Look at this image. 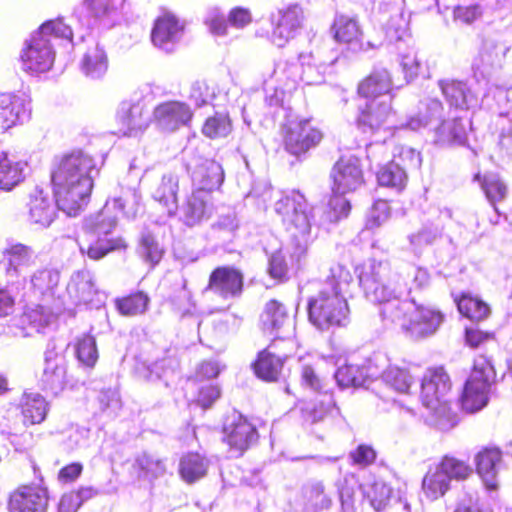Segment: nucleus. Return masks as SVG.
I'll list each match as a JSON object with an SVG mask.
<instances>
[{"mask_svg": "<svg viewBox=\"0 0 512 512\" xmlns=\"http://www.w3.org/2000/svg\"><path fill=\"white\" fill-rule=\"evenodd\" d=\"M275 211L282 217L298 243L289 259L282 250L274 252L268 260V273L281 282L290 278L291 271L301 268L302 261L306 257L307 237L312 227V213L303 194L292 191L275 203Z\"/></svg>", "mask_w": 512, "mask_h": 512, "instance_id": "1", "label": "nucleus"}, {"mask_svg": "<svg viewBox=\"0 0 512 512\" xmlns=\"http://www.w3.org/2000/svg\"><path fill=\"white\" fill-rule=\"evenodd\" d=\"M94 159L82 150L65 155L53 170L51 180L58 206L68 216H76L87 204L93 188Z\"/></svg>", "mask_w": 512, "mask_h": 512, "instance_id": "2", "label": "nucleus"}, {"mask_svg": "<svg viewBox=\"0 0 512 512\" xmlns=\"http://www.w3.org/2000/svg\"><path fill=\"white\" fill-rule=\"evenodd\" d=\"M431 276L426 268L406 265L391 273L387 263L373 261L359 275V284L366 298L385 304L404 300L413 289L424 290L430 285Z\"/></svg>", "mask_w": 512, "mask_h": 512, "instance_id": "3", "label": "nucleus"}, {"mask_svg": "<svg viewBox=\"0 0 512 512\" xmlns=\"http://www.w3.org/2000/svg\"><path fill=\"white\" fill-rule=\"evenodd\" d=\"M352 275L343 265L330 268V274L319 284L317 292L307 303L309 322L321 331L345 327L349 323L350 309L344 296Z\"/></svg>", "mask_w": 512, "mask_h": 512, "instance_id": "4", "label": "nucleus"}, {"mask_svg": "<svg viewBox=\"0 0 512 512\" xmlns=\"http://www.w3.org/2000/svg\"><path fill=\"white\" fill-rule=\"evenodd\" d=\"M382 319L397 325L405 335L413 340H422L433 336L444 321L439 310L429 306L418 305L411 300H393L382 304Z\"/></svg>", "mask_w": 512, "mask_h": 512, "instance_id": "5", "label": "nucleus"}, {"mask_svg": "<svg viewBox=\"0 0 512 512\" xmlns=\"http://www.w3.org/2000/svg\"><path fill=\"white\" fill-rule=\"evenodd\" d=\"M71 40L72 29L61 20H50L43 23L40 28L26 41V47L21 54L23 69L31 73L48 71L54 62V51L50 37Z\"/></svg>", "mask_w": 512, "mask_h": 512, "instance_id": "6", "label": "nucleus"}, {"mask_svg": "<svg viewBox=\"0 0 512 512\" xmlns=\"http://www.w3.org/2000/svg\"><path fill=\"white\" fill-rule=\"evenodd\" d=\"M450 388V377L443 367L430 368L425 372L421 383V400L430 410L431 421L443 430L455 425V417L445 399Z\"/></svg>", "mask_w": 512, "mask_h": 512, "instance_id": "7", "label": "nucleus"}, {"mask_svg": "<svg viewBox=\"0 0 512 512\" xmlns=\"http://www.w3.org/2000/svg\"><path fill=\"white\" fill-rule=\"evenodd\" d=\"M141 196L136 189H123L121 195L107 200L104 207L96 214L87 217L84 221V229L97 237L107 236L117 225V216L113 209H118L122 214L134 219L139 211Z\"/></svg>", "mask_w": 512, "mask_h": 512, "instance_id": "8", "label": "nucleus"}, {"mask_svg": "<svg viewBox=\"0 0 512 512\" xmlns=\"http://www.w3.org/2000/svg\"><path fill=\"white\" fill-rule=\"evenodd\" d=\"M492 362L485 356L474 360L472 372L467 379L461 396V406L466 412L479 411L488 403V392L495 380Z\"/></svg>", "mask_w": 512, "mask_h": 512, "instance_id": "9", "label": "nucleus"}, {"mask_svg": "<svg viewBox=\"0 0 512 512\" xmlns=\"http://www.w3.org/2000/svg\"><path fill=\"white\" fill-rule=\"evenodd\" d=\"M472 473V468L457 458L444 456L439 464L430 468L422 481V489L427 498L436 500L450 489L453 479L463 480Z\"/></svg>", "mask_w": 512, "mask_h": 512, "instance_id": "10", "label": "nucleus"}, {"mask_svg": "<svg viewBox=\"0 0 512 512\" xmlns=\"http://www.w3.org/2000/svg\"><path fill=\"white\" fill-rule=\"evenodd\" d=\"M511 46L501 37L488 36L482 41L478 54L471 65L473 78L478 82H489L505 63Z\"/></svg>", "mask_w": 512, "mask_h": 512, "instance_id": "11", "label": "nucleus"}, {"mask_svg": "<svg viewBox=\"0 0 512 512\" xmlns=\"http://www.w3.org/2000/svg\"><path fill=\"white\" fill-rule=\"evenodd\" d=\"M67 384V363L62 347L50 339L44 352V365L39 385L42 390L58 395Z\"/></svg>", "mask_w": 512, "mask_h": 512, "instance_id": "12", "label": "nucleus"}, {"mask_svg": "<svg viewBox=\"0 0 512 512\" xmlns=\"http://www.w3.org/2000/svg\"><path fill=\"white\" fill-rule=\"evenodd\" d=\"M243 290L244 275L242 271L233 266H219L211 272L204 292L228 301L239 299Z\"/></svg>", "mask_w": 512, "mask_h": 512, "instance_id": "13", "label": "nucleus"}, {"mask_svg": "<svg viewBox=\"0 0 512 512\" xmlns=\"http://www.w3.org/2000/svg\"><path fill=\"white\" fill-rule=\"evenodd\" d=\"M330 177L333 191L340 195L354 192L364 184L360 160L353 155L340 157L332 167Z\"/></svg>", "mask_w": 512, "mask_h": 512, "instance_id": "14", "label": "nucleus"}, {"mask_svg": "<svg viewBox=\"0 0 512 512\" xmlns=\"http://www.w3.org/2000/svg\"><path fill=\"white\" fill-rule=\"evenodd\" d=\"M186 168L191 175L194 191H203L210 195L224 181L223 168L213 159L196 157L187 162Z\"/></svg>", "mask_w": 512, "mask_h": 512, "instance_id": "15", "label": "nucleus"}, {"mask_svg": "<svg viewBox=\"0 0 512 512\" xmlns=\"http://www.w3.org/2000/svg\"><path fill=\"white\" fill-rule=\"evenodd\" d=\"M322 138L323 133L313 127L309 120L292 121L287 126L284 145L290 154L299 156L316 147Z\"/></svg>", "mask_w": 512, "mask_h": 512, "instance_id": "16", "label": "nucleus"}, {"mask_svg": "<svg viewBox=\"0 0 512 512\" xmlns=\"http://www.w3.org/2000/svg\"><path fill=\"white\" fill-rule=\"evenodd\" d=\"M303 19V10L297 4L279 9L276 14H272L271 21L274 27L271 40L273 44L279 48L284 47L301 29Z\"/></svg>", "mask_w": 512, "mask_h": 512, "instance_id": "17", "label": "nucleus"}, {"mask_svg": "<svg viewBox=\"0 0 512 512\" xmlns=\"http://www.w3.org/2000/svg\"><path fill=\"white\" fill-rule=\"evenodd\" d=\"M223 433L228 445L239 451L240 454L256 443L258 439L255 426L237 411H233L226 417Z\"/></svg>", "mask_w": 512, "mask_h": 512, "instance_id": "18", "label": "nucleus"}, {"mask_svg": "<svg viewBox=\"0 0 512 512\" xmlns=\"http://www.w3.org/2000/svg\"><path fill=\"white\" fill-rule=\"evenodd\" d=\"M48 491L40 485H27L14 491L8 501L9 512H46Z\"/></svg>", "mask_w": 512, "mask_h": 512, "instance_id": "19", "label": "nucleus"}, {"mask_svg": "<svg viewBox=\"0 0 512 512\" xmlns=\"http://www.w3.org/2000/svg\"><path fill=\"white\" fill-rule=\"evenodd\" d=\"M30 113V101L24 94H0V131L27 120Z\"/></svg>", "mask_w": 512, "mask_h": 512, "instance_id": "20", "label": "nucleus"}, {"mask_svg": "<svg viewBox=\"0 0 512 512\" xmlns=\"http://www.w3.org/2000/svg\"><path fill=\"white\" fill-rule=\"evenodd\" d=\"M28 218L33 224L41 227H49L57 216V211L62 209L58 206L57 197L55 201L42 189L35 188L29 195Z\"/></svg>", "mask_w": 512, "mask_h": 512, "instance_id": "21", "label": "nucleus"}, {"mask_svg": "<svg viewBox=\"0 0 512 512\" xmlns=\"http://www.w3.org/2000/svg\"><path fill=\"white\" fill-rule=\"evenodd\" d=\"M261 323L263 331L276 334L281 339L289 337L293 328L287 309L277 300H270L266 303L261 315Z\"/></svg>", "mask_w": 512, "mask_h": 512, "instance_id": "22", "label": "nucleus"}, {"mask_svg": "<svg viewBox=\"0 0 512 512\" xmlns=\"http://www.w3.org/2000/svg\"><path fill=\"white\" fill-rule=\"evenodd\" d=\"M276 342L273 341L267 348L258 353L256 361L252 364L255 375L266 382H276L283 372L286 355L275 352Z\"/></svg>", "mask_w": 512, "mask_h": 512, "instance_id": "23", "label": "nucleus"}, {"mask_svg": "<svg viewBox=\"0 0 512 512\" xmlns=\"http://www.w3.org/2000/svg\"><path fill=\"white\" fill-rule=\"evenodd\" d=\"M154 116L163 130L173 132L188 124L192 118V112L185 103L171 101L158 105L154 110Z\"/></svg>", "mask_w": 512, "mask_h": 512, "instance_id": "24", "label": "nucleus"}, {"mask_svg": "<svg viewBox=\"0 0 512 512\" xmlns=\"http://www.w3.org/2000/svg\"><path fill=\"white\" fill-rule=\"evenodd\" d=\"M211 212L210 195L193 190L180 208V220L186 226L194 227L209 219Z\"/></svg>", "mask_w": 512, "mask_h": 512, "instance_id": "25", "label": "nucleus"}, {"mask_svg": "<svg viewBox=\"0 0 512 512\" xmlns=\"http://www.w3.org/2000/svg\"><path fill=\"white\" fill-rule=\"evenodd\" d=\"M452 215L451 209L444 208L439 211L437 218L428 220L417 232L410 234L408 240L413 250H421L423 247L432 245L441 239L444 231L443 219H451Z\"/></svg>", "mask_w": 512, "mask_h": 512, "instance_id": "26", "label": "nucleus"}, {"mask_svg": "<svg viewBox=\"0 0 512 512\" xmlns=\"http://www.w3.org/2000/svg\"><path fill=\"white\" fill-rule=\"evenodd\" d=\"M117 119L121 125L120 131L127 136L137 135L138 132L146 129L149 123L148 112L140 102H122Z\"/></svg>", "mask_w": 512, "mask_h": 512, "instance_id": "27", "label": "nucleus"}, {"mask_svg": "<svg viewBox=\"0 0 512 512\" xmlns=\"http://www.w3.org/2000/svg\"><path fill=\"white\" fill-rule=\"evenodd\" d=\"M390 116V100L372 99L361 110L357 118V126L364 133L374 132L383 127Z\"/></svg>", "mask_w": 512, "mask_h": 512, "instance_id": "28", "label": "nucleus"}, {"mask_svg": "<svg viewBox=\"0 0 512 512\" xmlns=\"http://www.w3.org/2000/svg\"><path fill=\"white\" fill-rule=\"evenodd\" d=\"M183 32V25L172 14H165L159 17L151 33V39L155 46L170 52L172 46L177 42Z\"/></svg>", "mask_w": 512, "mask_h": 512, "instance_id": "29", "label": "nucleus"}, {"mask_svg": "<svg viewBox=\"0 0 512 512\" xmlns=\"http://www.w3.org/2000/svg\"><path fill=\"white\" fill-rule=\"evenodd\" d=\"M392 89L390 72L382 66H375L370 74L358 85V94L365 98L390 100L387 94Z\"/></svg>", "mask_w": 512, "mask_h": 512, "instance_id": "30", "label": "nucleus"}, {"mask_svg": "<svg viewBox=\"0 0 512 512\" xmlns=\"http://www.w3.org/2000/svg\"><path fill=\"white\" fill-rule=\"evenodd\" d=\"M476 471L488 489L498 486V472L502 465V455L498 448H484L475 456Z\"/></svg>", "mask_w": 512, "mask_h": 512, "instance_id": "31", "label": "nucleus"}, {"mask_svg": "<svg viewBox=\"0 0 512 512\" xmlns=\"http://www.w3.org/2000/svg\"><path fill=\"white\" fill-rule=\"evenodd\" d=\"M179 177L172 171L165 172L152 191V197L167 207L169 216L175 214L177 208V193Z\"/></svg>", "mask_w": 512, "mask_h": 512, "instance_id": "32", "label": "nucleus"}, {"mask_svg": "<svg viewBox=\"0 0 512 512\" xmlns=\"http://www.w3.org/2000/svg\"><path fill=\"white\" fill-rule=\"evenodd\" d=\"M439 86L450 106L458 109H469L477 104L475 94L465 82L457 80H441Z\"/></svg>", "mask_w": 512, "mask_h": 512, "instance_id": "33", "label": "nucleus"}, {"mask_svg": "<svg viewBox=\"0 0 512 512\" xmlns=\"http://www.w3.org/2000/svg\"><path fill=\"white\" fill-rule=\"evenodd\" d=\"M435 142L441 146H465L467 131L463 120L455 117L441 121L435 128Z\"/></svg>", "mask_w": 512, "mask_h": 512, "instance_id": "34", "label": "nucleus"}, {"mask_svg": "<svg viewBox=\"0 0 512 512\" xmlns=\"http://www.w3.org/2000/svg\"><path fill=\"white\" fill-rule=\"evenodd\" d=\"M67 291L77 303L91 302L97 292L92 273L85 269L74 272L68 283Z\"/></svg>", "mask_w": 512, "mask_h": 512, "instance_id": "35", "label": "nucleus"}, {"mask_svg": "<svg viewBox=\"0 0 512 512\" xmlns=\"http://www.w3.org/2000/svg\"><path fill=\"white\" fill-rule=\"evenodd\" d=\"M125 0H84L83 8L86 10L88 25L112 20L117 15Z\"/></svg>", "mask_w": 512, "mask_h": 512, "instance_id": "36", "label": "nucleus"}, {"mask_svg": "<svg viewBox=\"0 0 512 512\" xmlns=\"http://www.w3.org/2000/svg\"><path fill=\"white\" fill-rule=\"evenodd\" d=\"M81 71L86 77L99 79L108 69V59L105 51L96 44L89 48L81 60Z\"/></svg>", "mask_w": 512, "mask_h": 512, "instance_id": "37", "label": "nucleus"}, {"mask_svg": "<svg viewBox=\"0 0 512 512\" xmlns=\"http://www.w3.org/2000/svg\"><path fill=\"white\" fill-rule=\"evenodd\" d=\"M24 164L14 161L4 151L0 153V189L9 191L18 185L24 178Z\"/></svg>", "mask_w": 512, "mask_h": 512, "instance_id": "38", "label": "nucleus"}, {"mask_svg": "<svg viewBox=\"0 0 512 512\" xmlns=\"http://www.w3.org/2000/svg\"><path fill=\"white\" fill-rule=\"evenodd\" d=\"M474 181L480 184L486 198L493 206L503 201L507 196V185L497 174L486 173L481 175L478 173L474 176Z\"/></svg>", "mask_w": 512, "mask_h": 512, "instance_id": "39", "label": "nucleus"}, {"mask_svg": "<svg viewBox=\"0 0 512 512\" xmlns=\"http://www.w3.org/2000/svg\"><path fill=\"white\" fill-rule=\"evenodd\" d=\"M208 460L198 453L184 455L179 464L181 477L188 483H193L206 475Z\"/></svg>", "mask_w": 512, "mask_h": 512, "instance_id": "40", "label": "nucleus"}, {"mask_svg": "<svg viewBox=\"0 0 512 512\" xmlns=\"http://www.w3.org/2000/svg\"><path fill=\"white\" fill-rule=\"evenodd\" d=\"M377 181L381 186L401 192L407 183V173L399 163L391 161L378 170Z\"/></svg>", "mask_w": 512, "mask_h": 512, "instance_id": "41", "label": "nucleus"}, {"mask_svg": "<svg viewBox=\"0 0 512 512\" xmlns=\"http://www.w3.org/2000/svg\"><path fill=\"white\" fill-rule=\"evenodd\" d=\"M134 468L139 471V476L144 479L153 480L165 475L167 471L166 462L155 455L146 452L137 456Z\"/></svg>", "mask_w": 512, "mask_h": 512, "instance_id": "42", "label": "nucleus"}, {"mask_svg": "<svg viewBox=\"0 0 512 512\" xmlns=\"http://www.w3.org/2000/svg\"><path fill=\"white\" fill-rule=\"evenodd\" d=\"M334 377L341 388L360 387L366 382L368 372L364 366L345 364L336 370Z\"/></svg>", "mask_w": 512, "mask_h": 512, "instance_id": "43", "label": "nucleus"}, {"mask_svg": "<svg viewBox=\"0 0 512 512\" xmlns=\"http://www.w3.org/2000/svg\"><path fill=\"white\" fill-rule=\"evenodd\" d=\"M302 491L307 504L316 510H328L333 505L332 498L325 493L322 481L310 480L303 486Z\"/></svg>", "mask_w": 512, "mask_h": 512, "instance_id": "44", "label": "nucleus"}, {"mask_svg": "<svg viewBox=\"0 0 512 512\" xmlns=\"http://www.w3.org/2000/svg\"><path fill=\"white\" fill-rule=\"evenodd\" d=\"M335 486L340 501V512H356L355 493L359 484L354 475H345Z\"/></svg>", "mask_w": 512, "mask_h": 512, "instance_id": "45", "label": "nucleus"}, {"mask_svg": "<svg viewBox=\"0 0 512 512\" xmlns=\"http://www.w3.org/2000/svg\"><path fill=\"white\" fill-rule=\"evenodd\" d=\"M139 253L141 257L152 266L160 262L164 253L154 233L147 227H144L141 231Z\"/></svg>", "mask_w": 512, "mask_h": 512, "instance_id": "46", "label": "nucleus"}, {"mask_svg": "<svg viewBox=\"0 0 512 512\" xmlns=\"http://www.w3.org/2000/svg\"><path fill=\"white\" fill-rule=\"evenodd\" d=\"M332 29L334 38L338 42L352 43L361 35L357 20L346 15H337Z\"/></svg>", "mask_w": 512, "mask_h": 512, "instance_id": "47", "label": "nucleus"}, {"mask_svg": "<svg viewBox=\"0 0 512 512\" xmlns=\"http://www.w3.org/2000/svg\"><path fill=\"white\" fill-rule=\"evenodd\" d=\"M22 414L25 423H41L47 414V402L40 394L27 395L22 405Z\"/></svg>", "mask_w": 512, "mask_h": 512, "instance_id": "48", "label": "nucleus"}, {"mask_svg": "<svg viewBox=\"0 0 512 512\" xmlns=\"http://www.w3.org/2000/svg\"><path fill=\"white\" fill-rule=\"evenodd\" d=\"M456 303L459 312L472 321H482L490 313V308L486 303L469 295H463Z\"/></svg>", "mask_w": 512, "mask_h": 512, "instance_id": "49", "label": "nucleus"}, {"mask_svg": "<svg viewBox=\"0 0 512 512\" xmlns=\"http://www.w3.org/2000/svg\"><path fill=\"white\" fill-rule=\"evenodd\" d=\"M34 252L28 246L15 244L7 250L6 258L8 261V272L13 271L19 274L24 268H27L33 262Z\"/></svg>", "mask_w": 512, "mask_h": 512, "instance_id": "50", "label": "nucleus"}, {"mask_svg": "<svg viewBox=\"0 0 512 512\" xmlns=\"http://www.w3.org/2000/svg\"><path fill=\"white\" fill-rule=\"evenodd\" d=\"M149 297L143 292L131 294L116 301L118 311L125 316H135L144 313L149 305Z\"/></svg>", "mask_w": 512, "mask_h": 512, "instance_id": "51", "label": "nucleus"}, {"mask_svg": "<svg viewBox=\"0 0 512 512\" xmlns=\"http://www.w3.org/2000/svg\"><path fill=\"white\" fill-rule=\"evenodd\" d=\"M365 496L371 507L375 511L381 512L386 509L390 502L392 488L383 481H375L365 492Z\"/></svg>", "mask_w": 512, "mask_h": 512, "instance_id": "52", "label": "nucleus"}, {"mask_svg": "<svg viewBox=\"0 0 512 512\" xmlns=\"http://www.w3.org/2000/svg\"><path fill=\"white\" fill-rule=\"evenodd\" d=\"M60 275L56 269L43 268L37 270L31 277V285L35 291L44 295L52 292L59 283Z\"/></svg>", "mask_w": 512, "mask_h": 512, "instance_id": "53", "label": "nucleus"}, {"mask_svg": "<svg viewBox=\"0 0 512 512\" xmlns=\"http://www.w3.org/2000/svg\"><path fill=\"white\" fill-rule=\"evenodd\" d=\"M384 383L399 393H407L412 384V377L406 369L390 367L382 374Z\"/></svg>", "mask_w": 512, "mask_h": 512, "instance_id": "54", "label": "nucleus"}, {"mask_svg": "<svg viewBox=\"0 0 512 512\" xmlns=\"http://www.w3.org/2000/svg\"><path fill=\"white\" fill-rule=\"evenodd\" d=\"M54 320V315L49 308L36 306L28 309L23 315V322L34 328L37 332L49 326Z\"/></svg>", "mask_w": 512, "mask_h": 512, "instance_id": "55", "label": "nucleus"}, {"mask_svg": "<svg viewBox=\"0 0 512 512\" xmlns=\"http://www.w3.org/2000/svg\"><path fill=\"white\" fill-rule=\"evenodd\" d=\"M125 241L122 238H101L90 244L87 248V255L90 259L99 260L109 252L124 248Z\"/></svg>", "mask_w": 512, "mask_h": 512, "instance_id": "56", "label": "nucleus"}, {"mask_svg": "<svg viewBox=\"0 0 512 512\" xmlns=\"http://www.w3.org/2000/svg\"><path fill=\"white\" fill-rule=\"evenodd\" d=\"M231 131V123L227 115L216 114L209 117L203 125L202 132L209 138L227 136Z\"/></svg>", "mask_w": 512, "mask_h": 512, "instance_id": "57", "label": "nucleus"}, {"mask_svg": "<svg viewBox=\"0 0 512 512\" xmlns=\"http://www.w3.org/2000/svg\"><path fill=\"white\" fill-rule=\"evenodd\" d=\"M76 354L78 360L87 367H93L98 359V351L95 338L84 335L77 342Z\"/></svg>", "mask_w": 512, "mask_h": 512, "instance_id": "58", "label": "nucleus"}, {"mask_svg": "<svg viewBox=\"0 0 512 512\" xmlns=\"http://www.w3.org/2000/svg\"><path fill=\"white\" fill-rule=\"evenodd\" d=\"M408 23L403 14L399 11L391 14L385 25L386 37L390 42H398L408 35Z\"/></svg>", "mask_w": 512, "mask_h": 512, "instance_id": "59", "label": "nucleus"}, {"mask_svg": "<svg viewBox=\"0 0 512 512\" xmlns=\"http://www.w3.org/2000/svg\"><path fill=\"white\" fill-rule=\"evenodd\" d=\"M338 55L336 54L330 59L327 60H320L318 63V67L316 68L314 65L308 64L307 66H304L303 72H302V79L306 82L308 85H315L320 84L324 81L323 74L325 73L326 69L337 61Z\"/></svg>", "mask_w": 512, "mask_h": 512, "instance_id": "60", "label": "nucleus"}, {"mask_svg": "<svg viewBox=\"0 0 512 512\" xmlns=\"http://www.w3.org/2000/svg\"><path fill=\"white\" fill-rule=\"evenodd\" d=\"M192 293L187 289L184 278L175 282L174 293L169 296L170 303L179 311H187L191 306Z\"/></svg>", "mask_w": 512, "mask_h": 512, "instance_id": "61", "label": "nucleus"}, {"mask_svg": "<svg viewBox=\"0 0 512 512\" xmlns=\"http://www.w3.org/2000/svg\"><path fill=\"white\" fill-rule=\"evenodd\" d=\"M494 99L498 107V119L496 125L509 122V119H512V91L497 89L494 94Z\"/></svg>", "mask_w": 512, "mask_h": 512, "instance_id": "62", "label": "nucleus"}, {"mask_svg": "<svg viewBox=\"0 0 512 512\" xmlns=\"http://www.w3.org/2000/svg\"><path fill=\"white\" fill-rule=\"evenodd\" d=\"M390 217V207L387 201L379 199L376 200L367 217L366 226L369 229H373L382 225Z\"/></svg>", "mask_w": 512, "mask_h": 512, "instance_id": "63", "label": "nucleus"}, {"mask_svg": "<svg viewBox=\"0 0 512 512\" xmlns=\"http://www.w3.org/2000/svg\"><path fill=\"white\" fill-rule=\"evenodd\" d=\"M329 408L323 402L310 401L300 408V415L304 423L314 424L321 421L328 413Z\"/></svg>", "mask_w": 512, "mask_h": 512, "instance_id": "64", "label": "nucleus"}]
</instances>
